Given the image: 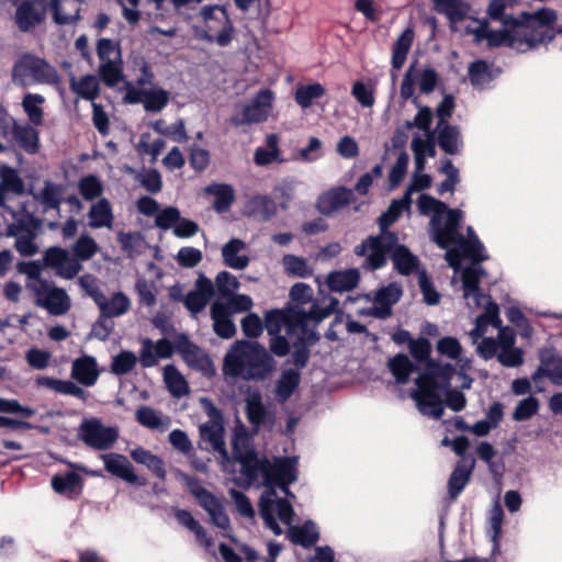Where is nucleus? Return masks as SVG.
Here are the masks:
<instances>
[{
	"mask_svg": "<svg viewBox=\"0 0 562 562\" xmlns=\"http://www.w3.org/2000/svg\"><path fill=\"white\" fill-rule=\"evenodd\" d=\"M473 467L474 461L462 460L457 464L448 482L449 494L452 498H456L467 485Z\"/></svg>",
	"mask_w": 562,
	"mask_h": 562,
	"instance_id": "nucleus-38",
	"label": "nucleus"
},
{
	"mask_svg": "<svg viewBox=\"0 0 562 562\" xmlns=\"http://www.w3.org/2000/svg\"><path fill=\"white\" fill-rule=\"evenodd\" d=\"M401 296L402 288L397 283H390L375 293L371 307L360 310L358 314L385 318L391 315L392 305L395 304Z\"/></svg>",
	"mask_w": 562,
	"mask_h": 562,
	"instance_id": "nucleus-17",
	"label": "nucleus"
},
{
	"mask_svg": "<svg viewBox=\"0 0 562 562\" xmlns=\"http://www.w3.org/2000/svg\"><path fill=\"white\" fill-rule=\"evenodd\" d=\"M97 305L103 316L119 317L128 312L131 300L124 293L115 292L110 297L103 294Z\"/></svg>",
	"mask_w": 562,
	"mask_h": 562,
	"instance_id": "nucleus-27",
	"label": "nucleus"
},
{
	"mask_svg": "<svg viewBox=\"0 0 562 562\" xmlns=\"http://www.w3.org/2000/svg\"><path fill=\"white\" fill-rule=\"evenodd\" d=\"M78 189L81 196L87 201H92L103 193V184L95 176L83 177L79 183Z\"/></svg>",
	"mask_w": 562,
	"mask_h": 562,
	"instance_id": "nucleus-59",
	"label": "nucleus"
},
{
	"mask_svg": "<svg viewBox=\"0 0 562 562\" xmlns=\"http://www.w3.org/2000/svg\"><path fill=\"white\" fill-rule=\"evenodd\" d=\"M71 90L81 99L93 101L100 92L99 79L93 75H87L79 79L70 80Z\"/></svg>",
	"mask_w": 562,
	"mask_h": 562,
	"instance_id": "nucleus-39",
	"label": "nucleus"
},
{
	"mask_svg": "<svg viewBox=\"0 0 562 562\" xmlns=\"http://www.w3.org/2000/svg\"><path fill=\"white\" fill-rule=\"evenodd\" d=\"M137 356L128 350H123L112 357L111 372L116 375H124L132 371L137 363Z\"/></svg>",
	"mask_w": 562,
	"mask_h": 562,
	"instance_id": "nucleus-54",
	"label": "nucleus"
},
{
	"mask_svg": "<svg viewBox=\"0 0 562 562\" xmlns=\"http://www.w3.org/2000/svg\"><path fill=\"white\" fill-rule=\"evenodd\" d=\"M435 10L446 15L453 32L473 34L474 41L486 40L488 46H507L518 53H527L547 45L554 37L558 15L552 9L543 8L522 21L507 20L505 31L487 33V23L475 19L470 5L462 0H434Z\"/></svg>",
	"mask_w": 562,
	"mask_h": 562,
	"instance_id": "nucleus-3",
	"label": "nucleus"
},
{
	"mask_svg": "<svg viewBox=\"0 0 562 562\" xmlns=\"http://www.w3.org/2000/svg\"><path fill=\"white\" fill-rule=\"evenodd\" d=\"M337 300H331L329 306L319 307L314 304L308 311H303L299 306L288 313L281 311H270L266 315L265 327L269 335H278L283 328L288 335L300 331L297 337L303 340L305 337V327L310 323L317 324L328 317L337 306Z\"/></svg>",
	"mask_w": 562,
	"mask_h": 562,
	"instance_id": "nucleus-7",
	"label": "nucleus"
},
{
	"mask_svg": "<svg viewBox=\"0 0 562 562\" xmlns=\"http://www.w3.org/2000/svg\"><path fill=\"white\" fill-rule=\"evenodd\" d=\"M276 93L269 88H263L241 105L240 110L231 117L234 126L250 125L266 122L273 112Z\"/></svg>",
	"mask_w": 562,
	"mask_h": 562,
	"instance_id": "nucleus-10",
	"label": "nucleus"
},
{
	"mask_svg": "<svg viewBox=\"0 0 562 562\" xmlns=\"http://www.w3.org/2000/svg\"><path fill=\"white\" fill-rule=\"evenodd\" d=\"M390 370L392 371L396 382L404 384L407 382L408 376L413 370V364L407 356L397 355L389 361Z\"/></svg>",
	"mask_w": 562,
	"mask_h": 562,
	"instance_id": "nucleus-57",
	"label": "nucleus"
},
{
	"mask_svg": "<svg viewBox=\"0 0 562 562\" xmlns=\"http://www.w3.org/2000/svg\"><path fill=\"white\" fill-rule=\"evenodd\" d=\"M169 102V92L159 87L146 89L144 108L146 111H161Z\"/></svg>",
	"mask_w": 562,
	"mask_h": 562,
	"instance_id": "nucleus-53",
	"label": "nucleus"
},
{
	"mask_svg": "<svg viewBox=\"0 0 562 562\" xmlns=\"http://www.w3.org/2000/svg\"><path fill=\"white\" fill-rule=\"evenodd\" d=\"M98 244L89 235L80 236L72 247L74 257L78 261H87L91 259L98 252Z\"/></svg>",
	"mask_w": 562,
	"mask_h": 562,
	"instance_id": "nucleus-56",
	"label": "nucleus"
},
{
	"mask_svg": "<svg viewBox=\"0 0 562 562\" xmlns=\"http://www.w3.org/2000/svg\"><path fill=\"white\" fill-rule=\"evenodd\" d=\"M135 417L140 425L150 429L166 430L170 425L167 418H164L148 406L139 407L136 411Z\"/></svg>",
	"mask_w": 562,
	"mask_h": 562,
	"instance_id": "nucleus-47",
	"label": "nucleus"
},
{
	"mask_svg": "<svg viewBox=\"0 0 562 562\" xmlns=\"http://www.w3.org/2000/svg\"><path fill=\"white\" fill-rule=\"evenodd\" d=\"M52 11L57 24H71L79 16V0H54Z\"/></svg>",
	"mask_w": 562,
	"mask_h": 562,
	"instance_id": "nucleus-33",
	"label": "nucleus"
},
{
	"mask_svg": "<svg viewBox=\"0 0 562 562\" xmlns=\"http://www.w3.org/2000/svg\"><path fill=\"white\" fill-rule=\"evenodd\" d=\"M359 282V272L356 269L330 272L326 278L327 286L334 292L350 291Z\"/></svg>",
	"mask_w": 562,
	"mask_h": 562,
	"instance_id": "nucleus-31",
	"label": "nucleus"
},
{
	"mask_svg": "<svg viewBox=\"0 0 562 562\" xmlns=\"http://www.w3.org/2000/svg\"><path fill=\"white\" fill-rule=\"evenodd\" d=\"M267 147H258L254 154V161L257 166H267L272 162H282L280 156L279 138L276 134H270L266 138Z\"/></svg>",
	"mask_w": 562,
	"mask_h": 562,
	"instance_id": "nucleus-35",
	"label": "nucleus"
},
{
	"mask_svg": "<svg viewBox=\"0 0 562 562\" xmlns=\"http://www.w3.org/2000/svg\"><path fill=\"white\" fill-rule=\"evenodd\" d=\"M101 459L103 461L104 469L112 475H115L131 484L138 483V476L135 473L132 463L125 456L111 452L101 454Z\"/></svg>",
	"mask_w": 562,
	"mask_h": 562,
	"instance_id": "nucleus-20",
	"label": "nucleus"
},
{
	"mask_svg": "<svg viewBox=\"0 0 562 562\" xmlns=\"http://www.w3.org/2000/svg\"><path fill=\"white\" fill-rule=\"evenodd\" d=\"M131 458L138 464L145 465L149 471H151L156 476L164 479L166 475L165 467L162 460L151 453L149 450H146L143 447H137L131 450Z\"/></svg>",
	"mask_w": 562,
	"mask_h": 562,
	"instance_id": "nucleus-37",
	"label": "nucleus"
},
{
	"mask_svg": "<svg viewBox=\"0 0 562 562\" xmlns=\"http://www.w3.org/2000/svg\"><path fill=\"white\" fill-rule=\"evenodd\" d=\"M200 435L204 442L220 453L224 471L232 473L236 463L240 465L239 475L234 477L237 484L249 486L262 477L266 490L260 497V514L266 526L274 535H281L282 528L278 520L290 526L293 509L289 501L277 496L274 487L279 486L286 497L294 498L288 486L296 480V458H279L274 463L258 459L245 428L236 427L232 438L234 458L231 459L225 449L223 420L202 424Z\"/></svg>",
	"mask_w": 562,
	"mask_h": 562,
	"instance_id": "nucleus-2",
	"label": "nucleus"
},
{
	"mask_svg": "<svg viewBox=\"0 0 562 562\" xmlns=\"http://www.w3.org/2000/svg\"><path fill=\"white\" fill-rule=\"evenodd\" d=\"M539 409V401L533 396L521 400L513 412V418L522 422L532 417Z\"/></svg>",
	"mask_w": 562,
	"mask_h": 562,
	"instance_id": "nucleus-63",
	"label": "nucleus"
},
{
	"mask_svg": "<svg viewBox=\"0 0 562 562\" xmlns=\"http://www.w3.org/2000/svg\"><path fill=\"white\" fill-rule=\"evenodd\" d=\"M173 350L172 344L167 339H159L156 342L145 339L139 356L140 363L145 368L154 367L160 359L170 358Z\"/></svg>",
	"mask_w": 562,
	"mask_h": 562,
	"instance_id": "nucleus-21",
	"label": "nucleus"
},
{
	"mask_svg": "<svg viewBox=\"0 0 562 562\" xmlns=\"http://www.w3.org/2000/svg\"><path fill=\"white\" fill-rule=\"evenodd\" d=\"M44 101V97L36 93H27L22 100L23 110L26 113L30 122L34 125H42L43 123L44 112L42 104Z\"/></svg>",
	"mask_w": 562,
	"mask_h": 562,
	"instance_id": "nucleus-48",
	"label": "nucleus"
},
{
	"mask_svg": "<svg viewBox=\"0 0 562 562\" xmlns=\"http://www.w3.org/2000/svg\"><path fill=\"white\" fill-rule=\"evenodd\" d=\"M8 234L16 237L15 248L22 256H33L37 252L38 248L33 233L9 227Z\"/></svg>",
	"mask_w": 562,
	"mask_h": 562,
	"instance_id": "nucleus-51",
	"label": "nucleus"
},
{
	"mask_svg": "<svg viewBox=\"0 0 562 562\" xmlns=\"http://www.w3.org/2000/svg\"><path fill=\"white\" fill-rule=\"evenodd\" d=\"M300 372L295 369H288L282 371L280 378L276 382V395L284 402L286 401L299 386Z\"/></svg>",
	"mask_w": 562,
	"mask_h": 562,
	"instance_id": "nucleus-42",
	"label": "nucleus"
},
{
	"mask_svg": "<svg viewBox=\"0 0 562 562\" xmlns=\"http://www.w3.org/2000/svg\"><path fill=\"white\" fill-rule=\"evenodd\" d=\"M12 135L14 140L29 154H36L40 149V135L38 132L27 125L13 123Z\"/></svg>",
	"mask_w": 562,
	"mask_h": 562,
	"instance_id": "nucleus-30",
	"label": "nucleus"
},
{
	"mask_svg": "<svg viewBox=\"0 0 562 562\" xmlns=\"http://www.w3.org/2000/svg\"><path fill=\"white\" fill-rule=\"evenodd\" d=\"M437 81L438 75L434 69L418 68L415 65H411L401 85V98L405 101L412 99L417 104L415 86H418L420 92L429 93L435 89Z\"/></svg>",
	"mask_w": 562,
	"mask_h": 562,
	"instance_id": "nucleus-14",
	"label": "nucleus"
},
{
	"mask_svg": "<svg viewBox=\"0 0 562 562\" xmlns=\"http://www.w3.org/2000/svg\"><path fill=\"white\" fill-rule=\"evenodd\" d=\"M43 16V11H38L29 2H24L19 5L15 20L22 31H27L40 23Z\"/></svg>",
	"mask_w": 562,
	"mask_h": 562,
	"instance_id": "nucleus-50",
	"label": "nucleus"
},
{
	"mask_svg": "<svg viewBox=\"0 0 562 562\" xmlns=\"http://www.w3.org/2000/svg\"><path fill=\"white\" fill-rule=\"evenodd\" d=\"M469 79L473 87L484 88L496 76L493 68L484 60H476L469 66Z\"/></svg>",
	"mask_w": 562,
	"mask_h": 562,
	"instance_id": "nucleus-43",
	"label": "nucleus"
},
{
	"mask_svg": "<svg viewBox=\"0 0 562 562\" xmlns=\"http://www.w3.org/2000/svg\"><path fill=\"white\" fill-rule=\"evenodd\" d=\"M214 331L222 338H231L236 333V327L231 319L228 308L220 302L213 303L211 307Z\"/></svg>",
	"mask_w": 562,
	"mask_h": 562,
	"instance_id": "nucleus-29",
	"label": "nucleus"
},
{
	"mask_svg": "<svg viewBox=\"0 0 562 562\" xmlns=\"http://www.w3.org/2000/svg\"><path fill=\"white\" fill-rule=\"evenodd\" d=\"M80 483V476L75 472L65 475H56L52 479V486L59 494H68L76 490Z\"/></svg>",
	"mask_w": 562,
	"mask_h": 562,
	"instance_id": "nucleus-62",
	"label": "nucleus"
},
{
	"mask_svg": "<svg viewBox=\"0 0 562 562\" xmlns=\"http://www.w3.org/2000/svg\"><path fill=\"white\" fill-rule=\"evenodd\" d=\"M215 286L221 296L229 297L239 289L240 283L234 274L222 271L215 278Z\"/></svg>",
	"mask_w": 562,
	"mask_h": 562,
	"instance_id": "nucleus-60",
	"label": "nucleus"
},
{
	"mask_svg": "<svg viewBox=\"0 0 562 562\" xmlns=\"http://www.w3.org/2000/svg\"><path fill=\"white\" fill-rule=\"evenodd\" d=\"M36 305L53 315H64L71 307V300L65 290L54 286L47 281H36L33 285Z\"/></svg>",
	"mask_w": 562,
	"mask_h": 562,
	"instance_id": "nucleus-13",
	"label": "nucleus"
},
{
	"mask_svg": "<svg viewBox=\"0 0 562 562\" xmlns=\"http://www.w3.org/2000/svg\"><path fill=\"white\" fill-rule=\"evenodd\" d=\"M288 536L293 543L310 547L318 540L319 533L314 522L306 521L303 526L290 527Z\"/></svg>",
	"mask_w": 562,
	"mask_h": 562,
	"instance_id": "nucleus-41",
	"label": "nucleus"
},
{
	"mask_svg": "<svg viewBox=\"0 0 562 562\" xmlns=\"http://www.w3.org/2000/svg\"><path fill=\"white\" fill-rule=\"evenodd\" d=\"M381 227V235L369 237L355 248L358 256L367 257V265L371 269H379L386 262L387 254H391L395 268L402 274H409L418 268V259L406 247L397 245V237Z\"/></svg>",
	"mask_w": 562,
	"mask_h": 562,
	"instance_id": "nucleus-5",
	"label": "nucleus"
},
{
	"mask_svg": "<svg viewBox=\"0 0 562 562\" xmlns=\"http://www.w3.org/2000/svg\"><path fill=\"white\" fill-rule=\"evenodd\" d=\"M453 369L429 363L427 372L416 380L417 389L412 392L418 409L424 414L439 419L443 413L441 391L448 386Z\"/></svg>",
	"mask_w": 562,
	"mask_h": 562,
	"instance_id": "nucleus-6",
	"label": "nucleus"
},
{
	"mask_svg": "<svg viewBox=\"0 0 562 562\" xmlns=\"http://www.w3.org/2000/svg\"><path fill=\"white\" fill-rule=\"evenodd\" d=\"M88 216L91 228H112L113 226L114 215L111 203L106 199L92 203Z\"/></svg>",
	"mask_w": 562,
	"mask_h": 562,
	"instance_id": "nucleus-28",
	"label": "nucleus"
},
{
	"mask_svg": "<svg viewBox=\"0 0 562 562\" xmlns=\"http://www.w3.org/2000/svg\"><path fill=\"white\" fill-rule=\"evenodd\" d=\"M276 368L273 358L257 342H238L226 355L224 374L244 380H263Z\"/></svg>",
	"mask_w": 562,
	"mask_h": 562,
	"instance_id": "nucleus-4",
	"label": "nucleus"
},
{
	"mask_svg": "<svg viewBox=\"0 0 562 562\" xmlns=\"http://www.w3.org/2000/svg\"><path fill=\"white\" fill-rule=\"evenodd\" d=\"M245 212L259 220H268L274 214L276 204L267 195H257L248 201Z\"/></svg>",
	"mask_w": 562,
	"mask_h": 562,
	"instance_id": "nucleus-44",
	"label": "nucleus"
},
{
	"mask_svg": "<svg viewBox=\"0 0 562 562\" xmlns=\"http://www.w3.org/2000/svg\"><path fill=\"white\" fill-rule=\"evenodd\" d=\"M35 199L47 209H58L64 200V187L45 182L44 187L35 194Z\"/></svg>",
	"mask_w": 562,
	"mask_h": 562,
	"instance_id": "nucleus-45",
	"label": "nucleus"
},
{
	"mask_svg": "<svg viewBox=\"0 0 562 562\" xmlns=\"http://www.w3.org/2000/svg\"><path fill=\"white\" fill-rule=\"evenodd\" d=\"M135 291L138 294L139 303L153 307L156 304L155 285L144 278H138L135 283Z\"/></svg>",
	"mask_w": 562,
	"mask_h": 562,
	"instance_id": "nucleus-64",
	"label": "nucleus"
},
{
	"mask_svg": "<svg viewBox=\"0 0 562 562\" xmlns=\"http://www.w3.org/2000/svg\"><path fill=\"white\" fill-rule=\"evenodd\" d=\"M12 81L21 87L35 83L56 85L59 76L46 60L32 55L21 56L12 68Z\"/></svg>",
	"mask_w": 562,
	"mask_h": 562,
	"instance_id": "nucleus-9",
	"label": "nucleus"
},
{
	"mask_svg": "<svg viewBox=\"0 0 562 562\" xmlns=\"http://www.w3.org/2000/svg\"><path fill=\"white\" fill-rule=\"evenodd\" d=\"M164 382L173 397H181L189 393V385L184 376L172 364L164 368Z\"/></svg>",
	"mask_w": 562,
	"mask_h": 562,
	"instance_id": "nucleus-40",
	"label": "nucleus"
},
{
	"mask_svg": "<svg viewBox=\"0 0 562 562\" xmlns=\"http://www.w3.org/2000/svg\"><path fill=\"white\" fill-rule=\"evenodd\" d=\"M246 249V244L238 239L233 238L226 243L222 248V257L224 263L235 270H244L249 265V258L241 254Z\"/></svg>",
	"mask_w": 562,
	"mask_h": 562,
	"instance_id": "nucleus-25",
	"label": "nucleus"
},
{
	"mask_svg": "<svg viewBox=\"0 0 562 562\" xmlns=\"http://www.w3.org/2000/svg\"><path fill=\"white\" fill-rule=\"evenodd\" d=\"M193 493L201 506L209 513L213 524L222 529H226L229 525V519L224 513L221 503L203 488L194 490Z\"/></svg>",
	"mask_w": 562,
	"mask_h": 562,
	"instance_id": "nucleus-22",
	"label": "nucleus"
},
{
	"mask_svg": "<svg viewBox=\"0 0 562 562\" xmlns=\"http://www.w3.org/2000/svg\"><path fill=\"white\" fill-rule=\"evenodd\" d=\"M24 191V183L18 171L13 168L0 167V206L5 207L10 194H21Z\"/></svg>",
	"mask_w": 562,
	"mask_h": 562,
	"instance_id": "nucleus-23",
	"label": "nucleus"
},
{
	"mask_svg": "<svg viewBox=\"0 0 562 562\" xmlns=\"http://www.w3.org/2000/svg\"><path fill=\"white\" fill-rule=\"evenodd\" d=\"M117 240L128 256L139 254L145 246V240L139 233H119Z\"/></svg>",
	"mask_w": 562,
	"mask_h": 562,
	"instance_id": "nucleus-61",
	"label": "nucleus"
},
{
	"mask_svg": "<svg viewBox=\"0 0 562 562\" xmlns=\"http://www.w3.org/2000/svg\"><path fill=\"white\" fill-rule=\"evenodd\" d=\"M166 143L162 138H153L149 133H143L136 145V150L140 155H148L151 161H156Z\"/></svg>",
	"mask_w": 562,
	"mask_h": 562,
	"instance_id": "nucleus-52",
	"label": "nucleus"
},
{
	"mask_svg": "<svg viewBox=\"0 0 562 562\" xmlns=\"http://www.w3.org/2000/svg\"><path fill=\"white\" fill-rule=\"evenodd\" d=\"M119 436L120 430L116 426H106L99 418L82 420L78 429L80 440L95 450L111 449Z\"/></svg>",
	"mask_w": 562,
	"mask_h": 562,
	"instance_id": "nucleus-11",
	"label": "nucleus"
},
{
	"mask_svg": "<svg viewBox=\"0 0 562 562\" xmlns=\"http://www.w3.org/2000/svg\"><path fill=\"white\" fill-rule=\"evenodd\" d=\"M438 128L440 147L448 154L457 153L460 145L459 132L454 127L445 124L438 125Z\"/></svg>",
	"mask_w": 562,
	"mask_h": 562,
	"instance_id": "nucleus-58",
	"label": "nucleus"
},
{
	"mask_svg": "<svg viewBox=\"0 0 562 562\" xmlns=\"http://www.w3.org/2000/svg\"><path fill=\"white\" fill-rule=\"evenodd\" d=\"M418 210L424 215H431L430 235L432 240L441 248H449L458 243L459 249H449L446 259L454 269L452 284L457 283L460 273L461 289L465 306L471 314L479 313L475 326L469 333L477 355L484 360L497 357L505 367L515 368L524 362V351L515 347L516 334L514 329L502 325L499 307L487 294L481 292L480 280L484 274L481 267L475 263L460 269V254L473 261L487 259L483 244L472 227H468V239L459 238L458 226L463 218L460 210H450L441 201L422 194L417 201Z\"/></svg>",
	"mask_w": 562,
	"mask_h": 562,
	"instance_id": "nucleus-1",
	"label": "nucleus"
},
{
	"mask_svg": "<svg viewBox=\"0 0 562 562\" xmlns=\"http://www.w3.org/2000/svg\"><path fill=\"white\" fill-rule=\"evenodd\" d=\"M71 378L83 386H93L100 375L97 359L83 355L72 361Z\"/></svg>",
	"mask_w": 562,
	"mask_h": 562,
	"instance_id": "nucleus-19",
	"label": "nucleus"
},
{
	"mask_svg": "<svg viewBox=\"0 0 562 562\" xmlns=\"http://www.w3.org/2000/svg\"><path fill=\"white\" fill-rule=\"evenodd\" d=\"M282 266L289 276L296 278H307L313 274V268L303 257L285 255L282 258Z\"/></svg>",
	"mask_w": 562,
	"mask_h": 562,
	"instance_id": "nucleus-49",
	"label": "nucleus"
},
{
	"mask_svg": "<svg viewBox=\"0 0 562 562\" xmlns=\"http://www.w3.org/2000/svg\"><path fill=\"white\" fill-rule=\"evenodd\" d=\"M325 94L326 89L319 82L300 85L295 90L294 100L301 109L306 110L311 108L316 100L323 98Z\"/></svg>",
	"mask_w": 562,
	"mask_h": 562,
	"instance_id": "nucleus-36",
	"label": "nucleus"
},
{
	"mask_svg": "<svg viewBox=\"0 0 562 562\" xmlns=\"http://www.w3.org/2000/svg\"><path fill=\"white\" fill-rule=\"evenodd\" d=\"M412 150L415 158V168L422 172L425 168L426 158L435 155L434 133L415 135L412 139Z\"/></svg>",
	"mask_w": 562,
	"mask_h": 562,
	"instance_id": "nucleus-26",
	"label": "nucleus"
},
{
	"mask_svg": "<svg viewBox=\"0 0 562 562\" xmlns=\"http://www.w3.org/2000/svg\"><path fill=\"white\" fill-rule=\"evenodd\" d=\"M352 196V192L345 188H337L323 193L318 201L317 207L322 214L330 215L342 206L347 205Z\"/></svg>",
	"mask_w": 562,
	"mask_h": 562,
	"instance_id": "nucleus-24",
	"label": "nucleus"
},
{
	"mask_svg": "<svg viewBox=\"0 0 562 562\" xmlns=\"http://www.w3.org/2000/svg\"><path fill=\"white\" fill-rule=\"evenodd\" d=\"M176 350L182 356L183 360L190 368L204 373L213 371L211 359L202 351V349L193 345L186 336L178 337Z\"/></svg>",
	"mask_w": 562,
	"mask_h": 562,
	"instance_id": "nucleus-18",
	"label": "nucleus"
},
{
	"mask_svg": "<svg viewBox=\"0 0 562 562\" xmlns=\"http://www.w3.org/2000/svg\"><path fill=\"white\" fill-rule=\"evenodd\" d=\"M99 74L105 85L116 86L122 79V56L117 43L109 38L98 41Z\"/></svg>",
	"mask_w": 562,
	"mask_h": 562,
	"instance_id": "nucleus-12",
	"label": "nucleus"
},
{
	"mask_svg": "<svg viewBox=\"0 0 562 562\" xmlns=\"http://www.w3.org/2000/svg\"><path fill=\"white\" fill-rule=\"evenodd\" d=\"M547 376L553 383L562 385V359L555 356L542 357L541 363L532 374V381L537 382Z\"/></svg>",
	"mask_w": 562,
	"mask_h": 562,
	"instance_id": "nucleus-34",
	"label": "nucleus"
},
{
	"mask_svg": "<svg viewBox=\"0 0 562 562\" xmlns=\"http://www.w3.org/2000/svg\"><path fill=\"white\" fill-rule=\"evenodd\" d=\"M375 86L369 81H356L351 88V94L357 102L363 108H372L375 102Z\"/></svg>",
	"mask_w": 562,
	"mask_h": 562,
	"instance_id": "nucleus-55",
	"label": "nucleus"
},
{
	"mask_svg": "<svg viewBox=\"0 0 562 562\" xmlns=\"http://www.w3.org/2000/svg\"><path fill=\"white\" fill-rule=\"evenodd\" d=\"M204 191L214 196L213 207L217 213L228 211L235 200V191L229 184L212 183Z\"/></svg>",
	"mask_w": 562,
	"mask_h": 562,
	"instance_id": "nucleus-32",
	"label": "nucleus"
},
{
	"mask_svg": "<svg viewBox=\"0 0 562 562\" xmlns=\"http://www.w3.org/2000/svg\"><path fill=\"white\" fill-rule=\"evenodd\" d=\"M414 40V32L412 29H406L396 40L393 47L392 66L394 69H400L407 57Z\"/></svg>",
	"mask_w": 562,
	"mask_h": 562,
	"instance_id": "nucleus-46",
	"label": "nucleus"
},
{
	"mask_svg": "<svg viewBox=\"0 0 562 562\" xmlns=\"http://www.w3.org/2000/svg\"><path fill=\"white\" fill-rule=\"evenodd\" d=\"M44 262L64 279H72L81 269L80 262L66 249L52 247L45 251Z\"/></svg>",
	"mask_w": 562,
	"mask_h": 562,
	"instance_id": "nucleus-16",
	"label": "nucleus"
},
{
	"mask_svg": "<svg viewBox=\"0 0 562 562\" xmlns=\"http://www.w3.org/2000/svg\"><path fill=\"white\" fill-rule=\"evenodd\" d=\"M431 177L416 171L412 184L400 200H394L390 207L381 215L380 226L382 228L390 226L404 212L409 210L412 203V193L427 189L431 186Z\"/></svg>",
	"mask_w": 562,
	"mask_h": 562,
	"instance_id": "nucleus-15",
	"label": "nucleus"
},
{
	"mask_svg": "<svg viewBox=\"0 0 562 562\" xmlns=\"http://www.w3.org/2000/svg\"><path fill=\"white\" fill-rule=\"evenodd\" d=\"M192 32L199 41L226 47L233 42L236 29L224 5L206 4L200 9Z\"/></svg>",
	"mask_w": 562,
	"mask_h": 562,
	"instance_id": "nucleus-8",
	"label": "nucleus"
}]
</instances>
